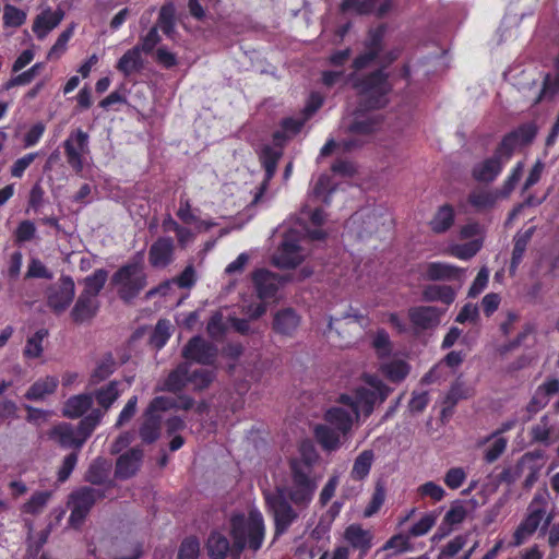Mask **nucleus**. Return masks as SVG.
Listing matches in <instances>:
<instances>
[{"label": "nucleus", "mask_w": 559, "mask_h": 559, "mask_svg": "<svg viewBox=\"0 0 559 559\" xmlns=\"http://www.w3.org/2000/svg\"><path fill=\"white\" fill-rule=\"evenodd\" d=\"M349 80L360 97L359 107L361 109L373 110L388 105V95L392 85L381 69L362 76L350 74Z\"/></svg>", "instance_id": "1"}, {"label": "nucleus", "mask_w": 559, "mask_h": 559, "mask_svg": "<svg viewBox=\"0 0 559 559\" xmlns=\"http://www.w3.org/2000/svg\"><path fill=\"white\" fill-rule=\"evenodd\" d=\"M292 480L286 489L288 498L297 509H306L318 488V478L309 460L296 459L290 462Z\"/></svg>", "instance_id": "2"}, {"label": "nucleus", "mask_w": 559, "mask_h": 559, "mask_svg": "<svg viewBox=\"0 0 559 559\" xmlns=\"http://www.w3.org/2000/svg\"><path fill=\"white\" fill-rule=\"evenodd\" d=\"M233 550L239 555L246 547L257 551L261 548L264 539V521L258 511H251L246 518L243 514H236L230 520Z\"/></svg>", "instance_id": "3"}, {"label": "nucleus", "mask_w": 559, "mask_h": 559, "mask_svg": "<svg viewBox=\"0 0 559 559\" xmlns=\"http://www.w3.org/2000/svg\"><path fill=\"white\" fill-rule=\"evenodd\" d=\"M368 386L357 388L352 395L343 394L340 402L352 408L356 420L360 416L368 417L376 405L382 404L392 392V389L377 378H369Z\"/></svg>", "instance_id": "4"}, {"label": "nucleus", "mask_w": 559, "mask_h": 559, "mask_svg": "<svg viewBox=\"0 0 559 559\" xmlns=\"http://www.w3.org/2000/svg\"><path fill=\"white\" fill-rule=\"evenodd\" d=\"M110 282L119 298L126 304L136 298L147 284L146 273L140 261L120 266L112 274Z\"/></svg>", "instance_id": "5"}, {"label": "nucleus", "mask_w": 559, "mask_h": 559, "mask_svg": "<svg viewBox=\"0 0 559 559\" xmlns=\"http://www.w3.org/2000/svg\"><path fill=\"white\" fill-rule=\"evenodd\" d=\"M369 325L368 317L353 307H349L341 317L331 318L329 321V329L335 331L340 337L341 346L354 344L364 335Z\"/></svg>", "instance_id": "6"}, {"label": "nucleus", "mask_w": 559, "mask_h": 559, "mask_svg": "<svg viewBox=\"0 0 559 559\" xmlns=\"http://www.w3.org/2000/svg\"><path fill=\"white\" fill-rule=\"evenodd\" d=\"M264 498L275 523V536L284 534L298 519V509H294L286 498L285 488H276L273 492H265Z\"/></svg>", "instance_id": "7"}, {"label": "nucleus", "mask_w": 559, "mask_h": 559, "mask_svg": "<svg viewBox=\"0 0 559 559\" xmlns=\"http://www.w3.org/2000/svg\"><path fill=\"white\" fill-rule=\"evenodd\" d=\"M104 497V491L88 486H83L72 491L69 497V506L71 508L69 524L73 527H79L96 501Z\"/></svg>", "instance_id": "8"}, {"label": "nucleus", "mask_w": 559, "mask_h": 559, "mask_svg": "<svg viewBox=\"0 0 559 559\" xmlns=\"http://www.w3.org/2000/svg\"><path fill=\"white\" fill-rule=\"evenodd\" d=\"M552 519V513H547L546 510L527 507L525 518L519 524L513 534V544L515 546L522 545L530 536H532L537 531L539 526L540 532L545 534Z\"/></svg>", "instance_id": "9"}, {"label": "nucleus", "mask_w": 559, "mask_h": 559, "mask_svg": "<svg viewBox=\"0 0 559 559\" xmlns=\"http://www.w3.org/2000/svg\"><path fill=\"white\" fill-rule=\"evenodd\" d=\"M181 356L185 358V361H188L190 365L191 362H197L204 366H212L217 359L218 349L213 343L203 337L193 336L182 347Z\"/></svg>", "instance_id": "10"}, {"label": "nucleus", "mask_w": 559, "mask_h": 559, "mask_svg": "<svg viewBox=\"0 0 559 559\" xmlns=\"http://www.w3.org/2000/svg\"><path fill=\"white\" fill-rule=\"evenodd\" d=\"M74 296L75 284L68 275H62L46 290L47 305L56 313L63 312L73 301Z\"/></svg>", "instance_id": "11"}, {"label": "nucleus", "mask_w": 559, "mask_h": 559, "mask_svg": "<svg viewBox=\"0 0 559 559\" xmlns=\"http://www.w3.org/2000/svg\"><path fill=\"white\" fill-rule=\"evenodd\" d=\"M88 139V134L85 131L76 129L70 132L63 142L67 162L75 173L82 171L84 156L90 153Z\"/></svg>", "instance_id": "12"}, {"label": "nucleus", "mask_w": 559, "mask_h": 559, "mask_svg": "<svg viewBox=\"0 0 559 559\" xmlns=\"http://www.w3.org/2000/svg\"><path fill=\"white\" fill-rule=\"evenodd\" d=\"M255 295L262 301L273 299L281 286L289 281L265 269H259L251 275Z\"/></svg>", "instance_id": "13"}, {"label": "nucleus", "mask_w": 559, "mask_h": 559, "mask_svg": "<svg viewBox=\"0 0 559 559\" xmlns=\"http://www.w3.org/2000/svg\"><path fill=\"white\" fill-rule=\"evenodd\" d=\"M445 310L433 306H415L408 309V319L416 332L432 331L441 322Z\"/></svg>", "instance_id": "14"}, {"label": "nucleus", "mask_w": 559, "mask_h": 559, "mask_svg": "<svg viewBox=\"0 0 559 559\" xmlns=\"http://www.w3.org/2000/svg\"><path fill=\"white\" fill-rule=\"evenodd\" d=\"M510 157L511 154L506 150H502V146L499 144L495 154L490 158L485 159L474 167V178L483 182H490L495 180Z\"/></svg>", "instance_id": "15"}, {"label": "nucleus", "mask_w": 559, "mask_h": 559, "mask_svg": "<svg viewBox=\"0 0 559 559\" xmlns=\"http://www.w3.org/2000/svg\"><path fill=\"white\" fill-rule=\"evenodd\" d=\"M385 33L383 26H379L376 29L369 32L368 38L365 43L364 51L357 56L353 61V68L355 71L364 70L372 64V62L379 57L382 50V40Z\"/></svg>", "instance_id": "16"}, {"label": "nucleus", "mask_w": 559, "mask_h": 559, "mask_svg": "<svg viewBox=\"0 0 559 559\" xmlns=\"http://www.w3.org/2000/svg\"><path fill=\"white\" fill-rule=\"evenodd\" d=\"M175 242L170 237H158L150 247L148 262L155 269H164L174 261Z\"/></svg>", "instance_id": "17"}, {"label": "nucleus", "mask_w": 559, "mask_h": 559, "mask_svg": "<svg viewBox=\"0 0 559 559\" xmlns=\"http://www.w3.org/2000/svg\"><path fill=\"white\" fill-rule=\"evenodd\" d=\"M425 278L428 281H457L460 287L465 280V270L444 262H430L425 266Z\"/></svg>", "instance_id": "18"}, {"label": "nucleus", "mask_w": 559, "mask_h": 559, "mask_svg": "<svg viewBox=\"0 0 559 559\" xmlns=\"http://www.w3.org/2000/svg\"><path fill=\"white\" fill-rule=\"evenodd\" d=\"M143 450L139 447L121 454L116 462L115 476L119 479H128L136 474L143 461Z\"/></svg>", "instance_id": "19"}, {"label": "nucleus", "mask_w": 559, "mask_h": 559, "mask_svg": "<svg viewBox=\"0 0 559 559\" xmlns=\"http://www.w3.org/2000/svg\"><path fill=\"white\" fill-rule=\"evenodd\" d=\"M301 247L288 236L284 239L273 261L275 265L283 269H293L304 260Z\"/></svg>", "instance_id": "20"}, {"label": "nucleus", "mask_w": 559, "mask_h": 559, "mask_svg": "<svg viewBox=\"0 0 559 559\" xmlns=\"http://www.w3.org/2000/svg\"><path fill=\"white\" fill-rule=\"evenodd\" d=\"M390 8V0H344L341 4L342 12H354L357 14L374 12L378 16L385 15Z\"/></svg>", "instance_id": "21"}, {"label": "nucleus", "mask_w": 559, "mask_h": 559, "mask_svg": "<svg viewBox=\"0 0 559 559\" xmlns=\"http://www.w3.org/2000/svg\"><path fill=\"white\" fill-rule=\"evenodd\" d=\"M282 157V152L269 145L264 146L260 154V162L265 170V178L259 188V192L254 195L253 202L257 203L267 188L269 181L276 173L277 164Z\"/></svg>", "instance_id": "22"}, {"label": "nucleus", "mask_w": 559, "mask_h": 559, "mask_svg": "<svg viewBox=\"0 0 559 559\" xmlns=\"http://www.w3.org/2000/svg\"><path fill=\"white\" fill-rule=\"evenodd\" d=\"M98 309V298L80 293L71 310V318L75 323L91 321L97 314Z\"/></svg>", "instance_id": "23"}, {"label": "nucleus", "mask_w": 559, "mask_h": 559, "mask_svg": "<svg viewBox=\"0 0 559 559\" xmlns=\"http://www.w3.org/2000/svg\"><path fill=\"white\" fill-rule=\"evenodd\" d=\"M537 133V129L532 123H526L521 127H519L516 130L510 132L507 134L500 145L502 146V150H506L508 153L512 155L514 148L518 145H524L528 144L533 141Z\"/></svg>", "instance_id": "24"}, {"label": "nucleus", "mask_w": 559, "mask_h": 559, "mask_svg": "<svg viewBox=\"0 0 559 559\" xmlns=\"http://www.w3.org/2000/svg\"><path fill=\"white\" fill-rule=\"evenodd\" d=\"M122 391L121 382L117 380L110 381L107 384H104L100 388L94 390L92 395L98 405L96 409L103 411L105 415L110 409L112 404L118 400Z\"/></svg>", "instance_id": "25"}, {"label": "nucleus", "mask_w": 559, "mask_h": 559, "mask_svg": "<svg viewBox=\"0 0 559 559\" xmlns=\"http://www.w3.org/2000/svg\"><path fill=\"white\" fill-rule=\"evenodd\" d=\"M63 16L64 12L60 9L55 12L50 9H46L36 16L33 24V32L36 34L37 38L41 40L60 24Z\"/></svg>", "instance_id": "26"}, {"label": "nucleus", "mask_w": 559, "mask_h": 559, "mask_svg": "<svg viewBox=\"0 0 559 559\" xmlns=\"http://www.w3.org/2000/svg\"><path fill=\"white\" fill-rule=\"evenodd\" d=\"M49 438L55 440L62 448H74L81 449L84 444V439H79L75 432V428L68 424L62 423L55 426L49 431Z\"/></svg>", "instance_id": "27"}, {"label": "nucleus", "mask_w": 559, "mask_h": 559, "mask_svg": "<svg viewBox=\"0 0 559 559\" xmlns=\"http://www.w3.org/2000/svg\"><path fill=\"white\" fill-rule=\"evenodd\" d=\"M300 317L292 308L278 310L274 314L273 329L276 333L292 336L298 329Z\"/></svg>", "instance_id": "28"}, {"label": "nucleus", "mask_w": 559, "mask_h": 559, "mask_svg": "<svg viewBox=\"0 0 559 559\" xmlns=\"http://www.w3.org/2000/svg\"><path fill=\"white\" fill-rule=\"evenodd\" d=\"M355 419L356 418L352 412V408L348 411L342 406L332 407L325 414L326 423L335 429L340 430L343 433V437H346L350 431Z\"/></svg>", "instance_id": "29"}, {"label": "nucleus", "mask_w": 559, "mask_h": 559, "mask_svg": "<svg viewBox=\"0 0 559 559\" xmlns=\"http://www.w3.org/2000/svg\"><path fill=\"white\" fill-rule=\"evenodd\" d=\"M318 443L326 451H335L342 444L343 433L330 425H318L314 428Z\"/></svg>", "instance_id": "30"}, {"label": "nucleus", "mask_w": 559, "mask_h": 559, "mask_svg": "<svg viewBox=\"0 0 559 559\" xmlns=\"http://www.w3.org/2000/svg\"><path fill=\"white\" fill-rule=\"evenodd\" d=\"M93 395L92 393L78 394L71 396L67 400L63 406V416L68 418H80L87 411L92 408L93 405Z\"/></svg>", "instance_id": "31"}, {"label": "nucleus", "mask_w": 559, "mask_h": 559, "mask_svg": "<svg viewBox=\"0 0 559 559\" xmlns=\"http://www.w3.org/2000/svg\"><path fill=\"white\" fill-rule=\"evenodd\" d=\"M189 368L188 361L180 362L174 370H171L166 378L163 390L177 393L182 391L189 384Z\"/></svg>", "instance_id": "32"}, {"label": "nucleus", "mask_w": 559, "mask_h": 559, "mask_svg": "<svg viewBox=\"0 0 559 559\" xmlns=\"http://www.w3.org/2000/svg\"><path fill=\"white\" fill-rule=\"evenodd\" d=\"M344 537L352 545V547L359 549L361 555H365L371 547V532L364 530L358 524L349 525L345 530Z\"/></svg>", "instance_id": "33"}, {"label": "nucleus", "mask_w": 559, "mask_h": 559, "mask_svg": "<svg viewBox=\"0 0 559 559\" xmlns=\"http://www.w3.org/2000/svg\"><path fill=\"white\" fill-rule=\"evenodd\" d=\"M455 297V289L448 285L430 284L425 286L421 292V298L424 301H440L447 306L451 305Z\"/></svg>", "instance_id": "34"}, {"label": "nucleus", "mask_w": 559, "mask_h": 559, "mask_svg": "<svg viewBox=\"0 0 559 559\" xmlns=\"http://www.w3.org/2000/svg\"><path fill=\"white\" fill-rule=\"evenodd\" d=\"M116 68L124 76H130L135 72H140L144 68L142 52L135 46L132 47L118 60Z\"/></svg>", "instance_id": "35"}, {"label": "nucleus", "mask_w": 559, "mask_h": 559, "mask_svg": "<svg viewBox=\"0 0 559 559\" xmlns=\"http://www.w3.org/2000/svg\"><path fill=\"white\" fill-rule=\"evenodd\" d=\"M374 462V452L370 449L360 452L353 463V467L349 473L350 479L355 481L365 480L372 467Z\"/></svg>", "instance_id": "36"}, {"label": "nucleus", "mask_w": 559, "mask_h": 559, "mask_svg": "<svg viewBox=\"0 0 559 559\" xmlns=\"http://www.w3.org/2000/svg\"><path fill=\"white\" fill-rule=\"evenodd\" d=\"M111 472V462L104 457L95 459L88 466L84 479L93 485H103Z\"/></svg>", "instance_id": "37"}, {"label": "nucleus", "mask_w": 559, "mask_h": 559, "mask_svg": "<svg viewBox=\"0 0 559 559\" xmlns=\"http://www.w3.org/2000/svg\"><path fill=\"white\" fill-rule=\"evenodd\" d=\"M176 9L173 2L165 3L162 5L156 24L153 27H157V32L160 29L167 37L173 38L176 34Z\"/></svg>", "instance_id": "38"}, {"label": "nucleus", "mask_w": 559, "mask_h": 559, "mask_svg": "<svg viewBox=\"0 0 559 559\" xmlns=\"http://www.w3.org/2000/svg\"><path fill=\"white\" fill-rule=\"evenodd\" d=\"M454 210L449 204L441 205L431 221L429 222L430 228L436 234H442L449 230L454 223Z\"/></svg>", "instance_id": "39"}, {"label": "nucleus", "mask_w": 559, "mask_h": 559, "mask_svg": "<svg viewBox=\"0 0 559 559\" xmlns=\"http://www.w3.org/2000/svg\"><path fill=\"white\" fill-rule=\"evenodd\" d=\"M162 417L159 414H147L145 412V418L140 427L139 435L143 442L153 443L160 436Z\"/></svg>", "instance_id": "40"}, {"label": "nucleus", "mask_w": 559, "mask_h": 559, "mask_svg": "<svg viewBox=\"0 0 559 559\" xmlns=\"http://www.w3.org/2000/svg\"><path fill=\"white\" fill-rule=\"evenodd\" d=\"M58 386V380L53 377H46L34 382L27 392L25 397L31 401L44 400L47 395L52 394Z\"/></svg>", "instance_id": "41"}, {"label": "nucleus", "mask_w": 559, "mask_h": 559, "mask_svg": "<svg viewBox=\"0 0 559 559\" xmlns=\"http://www.w3.org/2000/svg\"><path fill=\"white\" fill-rule=\"evenodd\" d=\"M381 122L380 115L357 116L349 126V131L355 134L369 135L378 130Z\"/></svg>", "instance_id": "42"}, {"label": "nucleus", "mask_w": 559, "mask_h": 559, "mask_svg": "<svg viewBox=\"0 0 559 559\" xmlns=\"http://www.w3.org/2000/svg\"><path fill=\"white\" fill-rule=\"evenodd\" d=\"M108 280V272L105 269H97L93 274L86 276L82 284L84 285L81 292L84 295L98 298L99 293L104 288Z\"/></svg>", "instance_id": "43"}, {"label": "nucleus", "mask_w": 559, "mask_h": 559, "mask_svg": "<svg viewBox=\"0 0 559 559\" xmlns=\"http://www.w3.org/2000/svg\"><path fill=\"white\" fill-rule=\"evenodd\" d=\"M207 551L212 559H223L230 549L227 537L218 532H213L207 539Z\"/></svg>", "instance_id": "44"}, {"label": "nucleus", "mask_w": 559, "mask_h": 559, "mask_svg": "<svg viewBox=\"0 0 559 559\" xmlns=\"http://www.w3.org/2000/svg\"><path fill=\"white\" fill-rule=\"evenodd\" d=\"M103 417L104 412L100 409H92L90 414L83 417L75 429L79 439H84L85 442L86 439L95 430L97 425L100 423Z\"/></svg>", "instance_id": "45"}, {"label": "nucleus", "mask_w": 559, "mask_h": 559, "mask_svg": "<svg viewBox=\"0 0 559 559\" xmlns=\"http://www.w3.org/2000/svg\"><path fill=\"white\" fill-rule=\"evenodd\" d=\"M103 417L104 412L100 409H92L90 414L83 417L75 429L79 439H84L85 442L86 439L95 430L97 425L100 423Z\"/></svg>", "instance_id": "46"}, {"label": "nucleus", "mask_w": 559, "mask_h": 559, "mask_svg": "<svg viewBox=\"0 0 559 559\" xmlns=\"http://www.w3.org/2000/svg\"><path fill=\"white\" fill-rule=\"evenodd\" d=\"M103 417L104 412L100 409H92L90 414L83 417L75 429L79 439H84L85 442L86 439L95 430L97 425L100 423Z\"/></svg>", "instance_id": "47"}, {"label": "nucleus", "mask_w": 559, "mask_h": 559, "mask_svg": "<svg viewBox=\"0 0 559 559\" xmlns=\"http://www.w3.org/2000/svg\"><path fill=\"white\" fill-rule=\"evenodd\" d=\"M216 373L213 370L207 369H193L189 368V383L195 391H202L207 389L211 383L215 380Z\"/></svg>", "instance_id": "48"}, {"label": "nucleus", "mask_w": 559, "mask_h": 559, "mask_svg": "<svg viewBox=\"0 0 559 559\" xmlns=\"http://www.w3.org/2000/svg\"><path fill=\"white\" fill-rule=\"evenodd\" d=\"M533 234H534V228H530L524 234L518 235L514 238V247H513V251H512L511 265H510L511 271H514L518 267V265L520 264V262L522 261V258L526 250L527 243L530 242Z\"/></svg>", "instance_id": "49"}, {"label": "nucleus", "mask_w": 559, "mask_h": 559, "mask_svg": "<svg viewBox=\"0 0 559 559\" xmlns=\"http://www.w3.org/2000/svg\"><path fill=\"white\" fill-rule=\"evenodd\" d=\"M498 192L477 190L469 194L468 202L478 211L490 209L499 198Z\"/></svg>", "instance_id": "50"}, {"label": "nucleus", "mask_w": 559, "mask_h": 559, "mask_svg": "<svg viewBox=\"0 0 559 559\" xmlns=\"http://www.w3.org/2000/svg\"><path fill=\"white\" fill-rule=\"evenodd\" d=\"M50 497L51 492L49 491L34 492L32 497L22 506V512L33 515L41 513Z\"/></svg>", "instance_id": "51"}, {"label": "nucleus", "mask_w": 559, "mask_h": 559, "mask_svg": "<svg viewBox=\"0 0 559 559\" xmlns=\"http://www.w3.org/2000/svg\"><path fill=\"white\" fill-rule=\"evenodd\" d=\"M481 245V241L478 239L472 240L463 245H453L449 247L448 253L461 260H468L480 250Z\"/></svg>", "instance_id": "52"}, {"label": "nucleus", "mask_w": 559, "mask_h": 559, "mask_svg": "<svg viewBox=\"0 0 559 559\" xmlns=\"http://www.w3.org/2000/svg\"><path fill=\"white\" fill-rule=\"evenodd\" d=\"M116 362L111 355H108L104 359L99 361L93 373L90 378V383L92 385H96L99 382L106 380L109 376H111L115 371Z\"/></svg>", "instance_id": "53"}, {"label": "nucleus", "mask_w": 559, "mask_h": 559, "mask_svg": "<svg viewBox=\"0 0 559 559\" xmlns=\"http://www.w3.org/2000/svg\"><path fill=\"white\" fill-rule=\"evenodd\" d=\"M45 64L43 62L35 63L32 68L24 71L23 73L17 74L16 76L11 78L5 84L4 88L10 90L15 86L29 84L36 75L44 69Z\"/></svg>", "instance_id": "54"}, {"label": "nucleus", "mask_w": 559, "mask_h": 559, "mask_svg": "<svg viewBox=\"0 0 559 559\" xmlns=\"http://www.w3.org/2000/svg\"><path fill=\"white\" fill-rule=\"evenodd\" d=\"M385 495H386V489H385L384 483L381 480L377 481L371 500L364 511L365 518H370L380 510V508L384 503Z\"/></svg>", "instance_id": "55"}, {"label": "nucleus", "mask_w": 559, "mask_h": 559, "mask_svg": "<svg viewBox=\"0 0 559 559\" xmlns=\"http://www.w3.org/2000/svg\"><path fill=\"white\" fill-rule=\"evenodd\" d=\"M384 374L393 382H401L409 372L408 365L403 360H394L382 367Z\"/></svg>", "instance_id": "56"}, {"label": "nucleus", "mask_w": 559, "mask_h": 559, "mask_svg": "<svg viewBox=\"0 0 559 559\" xmlns=\"http://www.w3.org/2000/svg\"><path fill=\"white\" fill-rule=\"evenodd\" d=\"M47 330H38L29 337L24 347L23 354L27 358H38L43 353V340L47 336Z\"/></svg>", "instance_id": "57"}, {"label": "nucleus", "mask_w": 559, "mask_h": 559, "mask_svg": "<svg viewBox=\"0 0 559 559\" xmlns=\"http://www.w3.org/2000/svg\"><path fill=\"white\" fill-rule=\"evenodd\" d=\"M162 41V37L157 32V27H151L146 35L140 37V41L135 45L141 52L146 55L154 53L155 48Z\"/></svg>", "instance_id": "58"}, {"label": "nucleus", "mask_w": 559, "mask_h": 559, "mask_svg": "<svg viewBox=\"0 0 559 559\" xmlns=\"http://www.w3.org/2000/svg\"><path fill=\"white\" fill-rule=\"evenodd\" d=\"M171 324L168 320H158L151 336V343L156 348H162L170 337Z\"/></svg>", "instance_id": "59"}, {"label": "nucleus", "mask_w": 559, "mask_h": 559, "mask_svg": "<svg viewBox=\"0 0 559 559\" xmlns=\"http://www.w3.org/2000/svg\"><path fill=\"white\" fill-rule=\"evenodd\" d=\"M26 20V13L11 4H5L3 8V23L9 27H19Z\"/></svg>", "instance_id": "60"}, {"label": "nucleus", "mask_w": 559, "mask_h": 559, "mask_svg": "<svg viewBox=\"0 0 559 559\" xmlns=\"http://www.w3.org/2000/svg\"><path fill=\"white\" fill-rule=\"evenodd\" d=\"M200 552V543L195 537L185 538L178 550L177 559H197Z\"/></svg>", "instance_id": "61"}, {"label": "nucleus", "mask_w": 559, "mask_h": 559, "mask_svg": "<svg viewBox=\"0 0 559 559\" xmlns=\"http://www.w3.org/2000/svg\"><path fill=\"white\" fill-rule=\"evenodd\" d=\"M532 439L536 442L545 444L549 443L550 424L547 415H544L540 420L531 429Z\"/></svg>", "instance_id": "62"}, {"label": "nucleus", "mask_w": 559, "mask_h": 559, "mask_svg": "<svg viewBox=\"0 0 559 559\" xmlns=\"http://www.w3.org/2000/svg\"><path fill=\"white\" fill-rule=\"evenodd\" d=\"M73 35V26L66 28L57 38L55 45L50 48L47 55V59L53 60L59 59L60 56L66 51L67 44Z\"/></svg>", "instance_id": "63"}, {"label": "nucleus", "mask_w": 559, "mask_h": 559, "mask_svg": "<svg viewBox=\"0 0 559 559\" xmlns=\"http://www.w3.org/2000/svg\"><path fill=\"white\" fill-rule=\"evenodd\" d=\"M559 92V58L556 61V75H547L544 80V87L539 98L552 97Z\"/></svg>", "instance_id": "64"}]
</instances>
